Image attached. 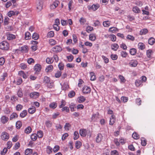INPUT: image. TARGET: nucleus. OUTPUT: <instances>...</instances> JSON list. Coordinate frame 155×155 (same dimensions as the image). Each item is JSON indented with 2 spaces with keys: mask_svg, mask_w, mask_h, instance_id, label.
I'll use <instances>...</instances> for the list:
<instances>
[{
  "mask_svg": "<svg viewBox=\"0 0 155 155\" xmlns=\"http://www.w3.org/2000/svg\"><path fill=\"white\" fill-rule=\"evenodd\" d=\"M9 43L7 41H4L0 43V49L3 50H7L9 48Z\"/></svg>",
  "mask_w": 155,
  "mask_h": 155,
  "instance_id": "nucleus-1",
  "label": "nucleus"
},
{
  "mask_svg": "<svg viewBox=\"0 0 155 155\" xmlns=\"http://www.w3.org/2000/svg\"><path fill=\"white\" fill-rule=\"evenodd\" d=\"M43 2L42 0H39L36 2V11L37 12L40 11L43 8Z\"/></svg>",
  "mask_w": 155,
  "mask_h": 155,
  "instance_id": "nucleus-2",
  "label": "nucleus"
},
{
  "mask_svg": "<svg viewBox=\"0 0 155 155\" xmlns=\"http://www.w3.org/2000/svg\"><path fill=\"white\" fill-rule=\"evenodd\" d=\"M1 139L4 141H7L9 138V135L6 132H2L1 135Z\"/></svg>",
  "mask_w": 155,
  "mask_h": 155,
  "instance_id": "nucleus-3",
  "label": "nucleus"
},
{
  "mask_svg": "<svg viewBox=\"0 0 155 155\" xmlns=\"http://www.w3.org/2000/svg\"><path fill=\"white\" fill-rule=\"evenodd\" d=\"M41 66L39 64H36L34 67V70L35 74H38L40 72L41 69Z\"/></svg>",
  "mask_w": 155,
  "mask_h": 155,
  "instance_id": "nucleus-4",
  "label": "nucleus"
},
{
  "mask_svg": "<svg viewBox=\"0 0 155 155\" xmlns=\"http://www.w3.org/2000/svg\"><path fill=\"white\" fill-rule=\"evenodd\" d=\"M140 78V80H137L135 82V84L137 86H139L143 82L145 81V76H142Z\"/></svg>",
  "mask_w": 155,
  "mask_h": 155,
  "instance_id": "nucleus-5",
  "label": "nucleus"
},
{
  "mask_svg": "<svg viewBox=\"0 0 155 155\" xmlns=\"http://www.w3.org/2000/svg\"><path fill=\"white\" fill-rule=\"evenodd\" d=\"M100 7V5L98 4H93L91 5H89L88 7V9L89 10H92L93 11H95Z\"/></svg>",
  "mask_w": 155,
  "mask_h": 155,
  "instance_id": "nucleus-6",
  "label": "nucleus"
},
{
  "mask_svg": "<svg viewBox=\"0 0 155 155\" xmlns=\"http://www.w3.org/2000/svg\"><path fill=\"white\" fill-rule=\"evenodd\" d=\"M91 88L87 86H84L83 88L82 91L84 94H88L91 92Z\"/></svg>",
  "mask_w": 155,
  "mask_h": 155,
  "instance_id": "nucleus-7",
  "label": "nucleus"
},
{
  "mask_svg": "<svg viewBox=\"0 0 155 155\" xmlns=\"http://www.w3.org/2000/svg\"><path fill=\"white\" fill-rule=\"evenodd\" d=\"M59 4V2L58 0H55L53 3L50 5V8L51 9H54L55 8L58 6Z\"/></svg>",
  "mask_w": 155,
  "mask_h": 155,
  "instance_id": "nucleus-8",
  "label": "nucleus"
},
{
  "mask_svg": "<svg viewBox=\"0 0 155 155\" xmlns=\"http://www.w3.org/2000/svg\"><path fill=\"white\" fill-rule=\"evenodd\" d=\"M19 14V12L17 11H11L7 13V15L9 17H11L13 16L18 15Z\"/></svg>",
  "mask_w": 155,
  "mask_h": 155,
  "instance_id": "nucleus-9",
  "label": "nucleus"
},
{
  "mask_svg": "<svg viewBox=\"0 0 155 155\" xmlns=\"http://www.w3.org/2000/svg\"><path fill=\"white\" fill-rule=\"evenodd\" d=\"M40 95L39 92H34L31 93L30 94V97L32 98H38Z\"/></svg>",
  "mask_w": 155,
  "mask_h": 155,
  "instance_id": "nucleus-10",
  "label": "nucleus"
},
{
  "mask_svg": "<svg viewBox=\"0 0 155 155\" xmlns=\"http://www.w3.org/2000/svg\"><path fill=\"white\" fill-rule=\"evenodd\" d=\"M52 51L55 53H58L62 51V48L58 45H57L53 47L52 49Z\"/></svg>",
  "mask_w": 155,
  "mask_h": 155,
  "instance_id": "nucleus-11",
  "label": "nucleus"
},
{
  "mask_svg": "<svg viewBox=\"0 0 155 155\" xmlns=\"http://www.w3.org/2000/svg\"><path fill=\"white\" fill-rule=\"evenodd\" d=\"M6 35L7 39L8 40H12L15 38V36L12 34H10L9 33H6Z\"/></svg>",
  "mask_w": 155,
  "mask_h": 155,
  "instance_id": "nucleus-12",
  "label": "nucleus"
},
{
  "mask_svg": "<svg viewBox=\"0 0 155 155\" xmlns=\"http://www.w3.org/2000/svg\"><path fill=\"white\" fill-rule=\"evenodd\" d=\"M138 64V62L136 60H131L128 64L131 67H135Z\"/></svg>",
  "mask_w": 155,
  "mask_h": 155,
  "instance_id": "nucleus-13",
  "label": "nucleus"
},
{
  "mask_svg": "<svg viewBox=\"0 0 155 155\" xmlns=\"http://www.w3.org/2000/svg\"><path fill=\"white\" fill-rule=\"evenodd\" d=\"M102 138L103 136L101 134H98L95 139L96 142L97 143L100 142L102 140Z\"/></svg>",
  "mask_w": 155,
  "mask_h": 155,
  "instance_id": "nucleus-14",
  "label": "nucleus"
},
{
  "mask_svg": "<svg viewBox=\"0 0 155 155\" xmlns=\"http://www.w3.org/2000/svg\"><path fill=\"white\" fill-rule=\"evenodd\" d=\"M8 118L5 116H2L1 118V121L3 124H5L8 120Z\"/></svg>",
  "mask_w": 155,
  "mask_h": 155,
  "instance_id": "nucleus-15",
  "label": "nucleus"
},
{
  "mask_svg": "<svg viewBox=\"0 0 155 155\" xmlns=\"http://www.w3.org/2000/svg\"><path fill=\"white\" fill-rule=\"evenodd\" d=\"M54 68L51 65H50L47 66L45 69V71L47 73L51 72L53 70Z\"/></svg>",
  "mask_w": 155,
  "mask_h": 155,
  "instance_id": "nucleus-16",
  "label": "nucleus"
},
{
  "mask_svg": "<svg viewBox=\"0 0 155 155\" xmlns=\"http://www.w3.org/2000/svg\"><path fill=\"white\" fill-rule=\"evenodd\" d=\"M116 120L115 116L114 115L111 116L109 124L110 125H113L115 122Z\"/></svg>",
  "mask_w": 155,
  "mask_h": 155,
  "instance_id": "nucleus-17",
  "label": "nucleus"
},
{
  "mask_svg": "<svg viewBox=\"0 0 155 155\" xmlns=\"http://www.w3.org/2000/svg\"><path fill=\"white\" fill-rule=\"evenodd\" d=\"M89 39L92 41H95L96 38V34H90L89 35Z\"/></svg>",
  "mask_w": 155,
  "mask_h": 155,
  "instance_id": "nucleus-18",
  "label": "nucleus"
},
{
  "mask_svg": "<svg viewBox=\"0 0 155 155\" xmlns=\"http://www.w3.org/2000/svg\"><path fill=\"white\" fill-rule=\"evenodd\" d=\"M86 100L85 97L83 96H81L78 98V101L79 103H82L84 102Z\"/></svg>",
  "mask_w": 155,
  "mask_h": 155,
  "instance_id": "nucleus-19",
  "label": "nucleus"
},
{
  "mask_svg": "<svg viewBox=\"0 0 155 155\" xmlns=\"http://www.w3.org/2000/svg\"><path fill=\"white\" fill-rule=\"evenodd\" d=\"M79 133L81 136L84 137L87 134V130L86 129H81L80 130Z\"/></svg>",
  "mask_w": 155,
  "mask_h": 155,
  "instance_id": "nucleus-20",
  "label": "nucleus"
},
{
  "mask_svg": "<svg viewBox=\"0 0 155 155\" xmlns=\"http://www.w3.org/2000/svg\"><path fill=\"white\" fill-rule=\"evenodd\" d=\"M20 50L22 52L27 53L28 51V48L27 46L25 45L21 47Z\"/></svg>",
  "mask_w": 155,
  "mask_h": 155,
  "instance_id": "nucleus-21",
  "label": "nucleus"
},
{
  "mask_svg": "<svg viewBox=\"0 0 155 155\" xmlns=\"http://www.w3.org/2000/svg\"><path fill=\"white\" fill-rule=\"evenodd\" d=\"M119 45L117 44L114 43L112 44L111 45V48L114 51H117Z\"/></svg>",
  "mask_w": 155,
  "mask_h": 155,
  "instance_id": "nucleus-22",
  "label": "nucleus"
},
{
  "mask_svg": "<svg viewBox=\"0 0 155 155\" xmlns=\"http://www.w3.org/2000/svg\"><path fill=\"white\" fill-rule=\"evenodd\" d=\"M69 87V85L68 84L66 83L63 84L61 87L62 90H64V91L68 90Z\"/></svg>",
  "mask_w": 155,
  "mask_h": 155,
  "instance_id": "nucleus-23",
  "label": "nucleus"
},
{
  "mask_svg": "<svg viewBox=\"0 0 155 155\" xmlns=\"http://www.w3.org/2000/svg\"><path fill=\"white\" fill-rule=\"evenodd\" d=\"M33 153V150L31 149L27 148L25 151V155H31Z\"/></svg>",
  "mask_w": 155,
  "mask_h": 155,
  "instance_id": "nucleus-24",
  "label": "nucleus"
},
{
  "mask_svg": "<svg viewBox=\"0 0 155 155\" xmlns=\"http://www.w3.org/2000/svg\"><path fill=\"white\" fill-rule=\"evenodd\" d=\"M9 18L8 17H5L3 21V25L5 26L7 25L9 23Z\"/></svg>",
  "mask_w": 155,
  "mask_h": 155,
  "instance_id": "nucleus-25",
  "label": "nucleus"
},
{
  "mask_svg": "<svg viewBox=\"0 0 155 155\" xmlns=\"http://www.w3.org/2000/svg\"><path fill=\"white\" fill-rule=\"evenodd\" d=\"M118 29L116 27H112L110 28L108 31L109 32H111L112 33H114L116 31H118Z\"/></svg>",
  "mask_w": 155,
  "mask_h": 155,
  "instance_id": "nucleus-26",
  "label": "nucleus"
},
{
  "mask_svg": "<svg viewBox=\"0 0 155 155\" xmlns=\"http://www.w3.org/2000/svg\"><path fill=\"white\" fill-rule=\"evenodd\" d=\"M118 78L120 80V82L121 83H124L125 82L126 79L123 76L119 75H118Z\"/></svg>",
  "mask_w": 155,
  "mask_h": 155,
  "instance_id": "nucleus-27",
  "label": "nucleus"
},
{
  "mask_svg": "<svg viewBox=\"0 0 155 155\" xmlns=\"http://www.w3.org/2000/svg\"><path fill=\"white\" fill-rule=\"evenodd\" d=\"M90 76L91 77L90 80L92 81H94L96 80V77L93 72H90Z\"/></svg>",
  "mask_w": 155,
  "mask_h": 155,
  "instance_id": "nucleus-28",
  "label": "nucleus"
},
{
  "mask_svg": "<svg viewBox=\"0 0 155 155\" xmlns=\"http://www.w3.org/2000/svg\"><path fill=\"white\" fill-rule=\"evenodd\" d=\"M31 34L29 32L27 31L25 33V40H27L30 39L31 38Z\"/></svg>",
  "mask_w": 155,
  "mask_h": 155,
  "instance_id": "nucleus-29",
  "label": "nucleus"
},
{
  "mask_svg": "<svg viewBox=\"0 0 155 155\" xmlns=\"http://www.w3.org/2000/svg\"><path fill=\"white\" fill-rule=\"evenodd\" d=\"M27 114V111L26 110H23L20 114V116L21 118L25 117Z\"/></svg>",
  "mask_w": 155,
  "mask_h": 155,
  "instance_id": "nucleus-30",
  "label": "nucleus"
},
{
  "mask_svg": "<svg viewBox=\"0 0 155 155\" xmlns=\"http://www.w3.org/2000/svg\"><path fill=\"white\" fill-rule=\"evenodd\" d=\"M103 25L104 27H108L110 25V22L109 21H104L103 22Z\"/></svg>",
  "mask_w": 155,
  "mask_h": 155,
  "instance_id": "nucleus-31",
  "label": "nucleus"
},
{
  "mask_svg": "<svg viewBox=\"0 0 155 155\" xmlns=\"http://www.w3.org/2000/svg\"><path fill=\"white\" fill-rule=\"evenodd\" d=\"M35 111V108L34 106H32L31 107H30L28 109V111L30 114H33L34 113Z\"/></svg>",
  "mask_w": 155,
  "mask_h": 155,
  "instance_id": "nucleus-32",
  "label": "nucleus"
},
{
  "mask_svg": "<svg viewBox=\"0 0 155 155\" xmlns=\"http://www.w3.org/2000/svg\"><path fill=\"white\" fill-rule=\"evenodd\" d=\"M32 130L31 127L30 126H28L25 129L24 132L27 134H29L31 132Z\"/></svg>",
  "mask_w": 155,
  "mask_h": 155,
  "instance_id": "nucleus-33",
  "label": "nucleus"
},
{
  "mask_svg": "<svg viewBox=\"0 0 155 155\" xmlns=\"http://www.w3.org/2000/svg\"><path fill=\"white\" fill-rule=\"evenodd\" d=\"M57 106V104L55 102H53L51 103L49 105V107L51 108L55 109Z\"/></svg>",
  "mask_w": 155,
  "mask_h": 155,
  "instance_id": "nucleus-34",
  "label": "nucleus"
},
{
  "mask_svg": "<svg viewBox=\"0 0 155 155\" xmlns=\"http://www.w3.org/2000/svg\"><path fill=\"white\" fill-rule=\"evenodd\" d=\"M79 21L81 25H83L86 22V20L85 18L82 17L80 18Z\"/></svg>",
  "mask_w": 155,
  "mask_h": 155,
  "instance_id": "nucleus-35",
  "label": "nucleus"
},
{
  "mask_svg": "<svg viewBox=\"0 0 155 155\" xmlns=\"http://www.w3.org/2000/svg\"><path fill=\"white\" fill-rule=\"evenodd\" d=\"M18 75L19 76L22 77L24 79H26L27 78V76L25 72L22 71H19L18 72Z\"/></svg>",
  "mask_w": 155,
  "mask_h": 155,
  "instance_id": "nucleus-36",
  "label": "nucleus"
},
{
  "mask_svg": "<svg viewBox=\"0 0 155 155\" xmlns=\"http://www.w3.org/2000/svg\"><path fill=\"white\" fill-rule=\"evenodd\" d=\"M71 127V124L69 123H66L64 126V128L65 130H69Z\"/></svg>",
  "mask_w": 155,
  "mask_h": 155,
  "instance_id": "nucleus-37",
  "label": "nucleus"
},
{
  "mask_svg": "<svg viewBox=\"0 0 155 155\" xmlns=\"http://www.w3.org/2000/svg\"><path fill=\"white\" fill-rule=\"evenodd\" d=\"M22 126V123L20 121H17L16 123V128L19 129Z\"/></svg>",
  "mask_w": 155,
  "mask_h": 155,
  "instance_id": "nucleus-38",
  "label": "nucleus"
},
{
  "mask_svg": "<svg viewBox=\"0 0 155 155\" xmlns=\"http://www.w3.org/2000/svg\"><path fill=\"white\" fill-rule=\"evenodd\" d=\"M137 52L136 49L134 48H131L130 50V53L132 55H135L137 53Z\"/></svg>",
  "mask_w": 155,
  "mask_h": 155,
  "instance_id": "nucleus-39",
  "label": "nucleus"
},
{
  "mask_svg": "<svg viewBox=\"0 0 155 155\" xmlns=\"http://www.w3.org/2000/svg\"><path fill=\"white\" fill-rule=\"evenodd\" d=\"M18 117V115L15 112L13 113L10 115V120H11L13 119L16 118Z\"/></svg>",
  "mask_w": 155,
  "mask_h": 155,
  "instance_id": "nucleus-40",
  "label": "nucleus"
},
{
  "mask_svg": "<svg viewBox=\"0 0 155 155\" xmlns=\"http://www.w3.org/2000/svg\"><path fill=\"white\" fill-rule=\"evenodd\" d=\"M153 53V51L150 49L147 51V55L148 58L150 59L151 57V56L152 54Z\"/></svg>",
  "mask_w": 155,
  "mask_h": 155,
  "instance_id": "nucleus-41",
  "label": "nucleus"
},
{
  "mask_svg": "<svg viewBox=\"0 0 155 155\" xmlns=\"http://www.w3.org/2000/svg\"><path fill=\"white\" fill-rule=\"evenodd\" d=\"M37 135L36 134H32L31 136V140L33 141H35L37 139Z\"/></svg>",
  "mask_w": 155,
  "mask_h": 155,
  "instance_id": "nucleus-42",
  "label": "nucleus"
},
{
  "mask_svg": "<svg viewBox=\"0 0 155 155\" xmlns=\"http://www.w3.org/2000/svg\"><path fill=\"white\" fill-rule=\"evenodd\" d=\"M155 42V39L151 37L148 40V43L150 45H153Z\"/></svg>",
  "mask_w": 155,
  "mask_h": 155,
  "instance_id": "nucleus-43",
  "label": "nucleus"
},
{
  "mask_svg": "<svg viewBox=\"0 0 155 155\" xmlns=\"http://www.w3.org/2000/svg\"><path fill=\"white\" fill-rule=\"evenodd\" d=\"M75 95V93L73 91H70L68 94V96L69 97L72 98L74 97Z\"/></svg>",
  "mask_w": 155,
  "mask_h": 155,
  "instance_id": "nucleus-44",
  "label": "nucleus"
},
{
  "mask_svg": "<svg viewBox=\"0 0 155 155\" xmlns=\"http://www.w3.org/2000/svg\"><path fill=\"white\" fill-rule=\"evenodd\" d=\"M138 47L139 49L143 50L145 48V45L143 43L140 42L138 44Z\"/></svg>",
  "mask_w": 155,
  "mask_h": 155,
  "instance_id": "nucleus-45",
  "label": "nucleus"
},
{
  "mask_svg": "<svg viewBox=\"0 0 155 155\" xmlns=\"http://www.w3.org/2000/svg\"><path fill=\"white\" fill-rule=\"evenodd\" d=\"M39 35L36 33H34L32 35V38L35 40H37L39 38Z\"/></svg>",
  "mask_w": 155,
  "mask_h": 155,
  "instance_id": "nucleus-46",
  "label": "nucleus"
},
{
  "mask_svg": "<svg viewBox=\"0 0 155 155\" xmlns=\"http://www.w3.org/2000/svg\"><path fill=\"white\" fill-rule=\"evenodd\" d=\"M132 136L134 139L136 140L138 139L139 138V135H138V134L136 132L133 133L132 134Z\"/></svg>",
  "mask_w": 155,
  "mask_h": 155,
  "instance_id": "nucleus-47",
  "label": "nucleus"
},
{
  "mask_svg": "<svg viewBox=\"0 0 155 155\" xmlns=\"http://www.w3.org/2000/svg\"><path fill=\"white\" fill-rule=\"evenodd\" d=\"M82 143L81 142L79 141H77L75 143V147L78 149L81 146Z\"/></svg>",
  "mask_w": 155,
  "mask_h": 155,
  "instance_id": "nucleus-48",
  "label": "nucleus"
},
{
  "mask_svg": "<svg viewBox=\"0 0 155 155\" xmlns=\"http://www.w3.org/2000/svg\"><path fill=\"white\" fill-rule=\"evenodd\" d=\"M133 11L135 13H140V10L139 8L136 7H134L133 8Z\"/></svg>",
  "mask_w": 155,
  "mask_h": 155,
  "instance_id": "nucleus-49",
  "label": "nucleus"
},
{
  "mask_svg": "<svg viewBox=\"0 0 155 155\" xmlns=\"http://www.w3.org/2000/svg\"><path fill=\"white\" fill-rule=\"evenodd\" d=\"M46 152L48 154H50L52 152V149L49 146H48L46 148Z\"/></svg>",
  "mask_w": 155,
  "mask_h": 155,
  "instance_id": "nucleus-50",
  "label": "nucleus"
},
{
  "mask_svg": "<svg viewBox=\"0 0 155 155\" xmlns=\"http://www.w3.org/2000/svg\"><path fill=\"white\" fill-rule=\"evenodd\" d=\"M49 44L51 45H54L57 43L56 41L54 39H51L49 40Z\"/></svg>",
  "mask_w": 155,
  "mask_h": 155,
  "instance_id": "nucleus-51",
  "label": "nucleus"
},
{
  "mask_svg": "<svg viewBox=\"0 0 155 155\" xmlns=\"http://www.w3.org/2000/svg\"><path fill=\"white\" fill-rule=\"evenodd\" d=\"M37 137L39 138H42L43 136V132L41 130H39L37 132Z\"/></svg>",
  "mask_w": 155,
  "mask_h": 155,
  "instance_id": "nucleus-52",
  "label": "nucleus"
},
{
  "mask_svg": "<svg viewBox=\"0 0 155 155\" xmlns=\"http://www.w3.org/2000/svg\"><path fill=\"white\" fill-rule=\"evenodd\" d=\"M110 38L112 41H115L116 40V37L115 35L111 34L110 36Z\"/></svg>",
  "mask_w": 155,
  "mask_h": 155,
  "instance_id": "nucleus-53",
  "label": "nucleus"
},
{
  "mask_svg": "<svg viewBox=\"0 0 155 155\" xmlns=\"http://www.w3.org/2000/svg\"><path fill=\"white\" fill-rule=\"evenodd\" d=\"M54 33L53 31H51L48 32L47 35L48 37L51 38L54 37Z\"/></svg>",
  "mask_w": 155,
  "mask_h": 155,
  "instance_id": "nucleus-54",
  "label": "nucleus"
},
{
  "mask_svg": "<svg viewBox=\"0 0 155 155\" xmlns=\"http://www.w3.org/2000/svg\"><path fill=\"white\" fill-rule=\"evenodd\" d=\"M43 81L44 82L46 83H48L50 81V78L47 76H45Z\"/></svg>",
  "mask_w": 155,
  "mask_h": 155,
  "instance_id": "nucleus-55",
  "label": "nucleus"
},
{
  "mask_svg": "<svg viewBox=\"0 0 155 155\" xmlns=\"http://www.w3.org/2000/svg\"><path fill=\"white\" fill-rule=\"evenodd\" d=\"M62 72L61 71H58L55 74V77L56 78H59L61 75Z\"/></svg>",
  "mask_w": 155,
  "mask_h": 155,
  "instance_id": "nucleus-56",
  "label": "nucleus"
},
{
  "mask_svg": "<svg viewBox=\"0 0 155 155\" xmlns=\"http://www.w3.org/2000/svg\"><path fill=\"white\" fill-rule=\"evenodd\" d=\"M69 107L71 111V112L75 110L74 108H75L74 105L73 103H71L69 105Z\"/></svg>",
  "mask_w": 155,
  "mask_h": 155,
  "instance_id": "nucleus-57",
  "label": "nucleus"
},
{
  "mask_svg": "<svg viewBox=\"0 0 155 155\" xmlns=\"http://www.w3.org/2000/svg\"><path fill=\"white\" fill-rule=\"evenodd\" d=\"M66 101L65 100H62L61 101V104L59 105V108H62L66 104Z\"/></svg>",
  "mask_w": 155,
  "mask_h": 155,
  "instance_id": "nucleus-58",
  "label": "nucleus"
},
{
  "mask_svg": "<svg viewBox=\"0 0 155 155\" xmlns=\"http://www.w3.org/2000/svg\"><path fill=\"white\" fill-rule=\"evenodd\" d=\"M67 59L69 62H71L74 59V56L71 54L67 56Z\"/></svg>",
  "mask_w": 155,
  "mask_h": 155,
  "instance_id": "nucleus-59",
  "label": "nucleus"
},
{
  "mask_svg": "<svg viewBox=\"0 0 155 155\" xmlns=\"http://www.w3.org/2000/svg\"><path fill=\"white\" fill-rule=\"evenodd\" d=\"M127 39L128 40H130L132 41H133L135 40L134 37L130 35H128L127 36Z\"/></svg>",
  "mask_w": 155,
  "mask_h": 155,
  "instance_id": "nucleus-60",
  "label": "nucleus"
},
{
  "mask_svg": "<svg viewBox=\"0 0 155 155\" xmlns=\"http://www.w3.org/2000/svg\"><path fill=\"white\" fill-rule=\"evenodd\" d=\"M74 140H77L79 137V134L78 132L77 131H75L74 132Z\"/></svg>",
  "mask_w": 155,
  "mask_h": 155,
  "instance_id": "nucleus-61",
  "label": "nucleus"
},
{
  "mask_svg": "<svg viewBox=\"0 0 155 155\" xmlns=\"http://www.w3.org/2000/svg\"><path fill=\"white\" fill-rule=\"evenodd\" d=\"M93 30V28L90 26H87L86 28V31L87 32L89 33L90 32Z\"/></svg>",
  "mask_w": 155,
  "mask_h": 155,
  "instance_id": "nucleus-62",
  "label": "nucleus"
},
{
  "mask_svg": "<svg viewBox=\"0 0 155 155\" xmlns=\"http://www.w3.org/2000/svg\"><path fill=\"white\" fill-rule=\"evenodd\" d=\"M46 62L48 64H51L53 62V60H52V58H48L46 59Z\"/></svg>",
  "mask_w": 155,
  "mask_h": 155,
  "instance_id": "nucleus-63",
  "label": "nucleus"
},
{
  "mask_svg": "<svg viewBox=\"0 0 155 155\" xmlns=\"http://www.w3.org/2000/svg\"><path fill=\"white\" fill-rule=\"evenodd\" d=\"M27 62L29 64H31L32 63H34L35 61L33 59L31 58H30L28 59Z\"/></svg>",
  "mask_w": 155,
  "mask_h": 155,
  "instance_id": "nucleus-64",
  "label": "nucleus"
}]
</instances>
